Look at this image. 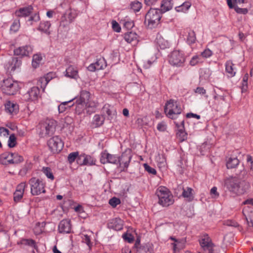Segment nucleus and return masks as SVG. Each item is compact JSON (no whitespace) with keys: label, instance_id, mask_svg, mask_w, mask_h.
<instances>
[{"label":"nucleus","instance_id":"obj_1","mask_svg":"<svg viewBox=\"0 0 253 253\" xmlns=\"http://www.w3.org/2000/svg\"><path fill=\"white\" fill-rule=\"evenodd\" d=\"M76 112L78 114L84 113L91 114L95 111L98 102L91 96L90 92L86 90L81 92L80 97L76 100Z\"/></svg>","mask_w":253,"mask_h":253},{"label":"nucleus","instance_id":"obj_2","mask_svg":"<svg viewBox=\"0 0 253 253\" xmlns=\"http://www.w3.org/2000/svg\"><path fill=\"white\" fill-rule=\"evenodd\" d=\"M225 184L230 192L236 195L245 194L250 188L249 182L241 181L236 177H230L226 179Z\"/></svg>","mask_w":253,"mask_h":253},{"label":"nucleus","instance_id":"obj_3","mask_svg":"<svg viewBox=\"0 0 253 253\" xmlns=\"http://www.w3.org/2000/svg\"><path fill=\"white\" fill-rule=\"evenodd\" d=\"M155 194L158 198V203L163 207H168L174 203L173 195L165 186H159L157 189Z\"/></svg>","mask_w":253,"mask_h":253},{"label":"nucleus","instance_id":"obj_4","mask_svg":"<svg viewBox=\"0 0 253 253\" xmlns=\"http://www.w3.org/2000/svg\"><path fill=\"white\" fill-rule=\"evenodd\" d=\"M182 108L178 101L170 99L167 101L164 108V112L167 117L175 119L177 115L181 114Z\"/></svg>","mask_w":253,"mask_h":253},{"label":"nucleus","instance_id":"obj_5","mask_svg":"<svg viewBox=\"0 0 253 253\" xmlns=\"http://www.w3.org/2000/svg\"><path fill=\"white\" fill-rule=\"evenodd\" d=\"M162 17V12L159 9L151 8L146 13L145 18V23L150 28L157 26Z\"/></svg>","mask_w":253,"mask_h":253},{"label":"nucleus","instance_id":"obj_6","mask_svg":"<svg viewBox=\"0 0 253 253\" xmlns=\"http://www.w3.org/2000/svg\"><path fill=\"white\" fill-rule=\"evenodd\" d=\"M186 58L183 51L175 49L169 55L168 61L171 66L181 67L184 65Z\"/></svg>","mask_w":253,"mask_h":253},{"label":"nucleus","instance_id":"obj_7","mask_svg":"<svg viewBox=\"0 0 253 253\" xmlns=\"http://www.w3.org/2000/svg\"><path fill=\"white\" fill-rule=\"evenodd\" d=\"M19 89L18 83L10 78L4 80L1 85L2 92L9 95L16 94Z\"/></svg>","mask_w":253,"mask_h":253},{"label":"nucleus","instance_id":"obj_8","mask_svg":"<svg viewBox=\"0 0 253 253\" xmlns=\"http://www.w3.org/2000/svg\"><path fill=\"white\" fill-rule=\"evenodd\" d=\"M31 186V192L33 195H38L45 192V183L41 179L32 177L29 181Z\"/></svg>","mask_w":253,"mask_h":253},{"label":"nucleus","instance_id":"obj_9","mask_svg":"<svg viewBox=\"0 0 253 253\" xmlns=\"http://www.w3.org/2000/svg\"><path fill=\"white\" fill-rule=\"evenodd\" d=\"M47 146L52 153L56 154L59 153L62 150L64 147V143L60 137L55 136L48 140Z\"/></svg>","mask_w":253,"mask_h":253},{"label":"nucleus","instance_id":"obj_10","mask_svg":"<svg viewBox=\"0 0 253 253\" xmlns=\"http://www.w3.org/2000/svg\"><path fill=\"white\" fill-rule=\"evenodd\" d=\"M4 107L5 112L12 117L16 115L19 111V105L14 101L6 100Z\"/></svg>","mask_w":253,"mask_h":253},{"label":"nucleus","instance_id":"obj_11","mask_svg":"<svg viewBox=\"0 0 253 253\" xmlns=\"http://www.w3.org/2000/svg\"><path fill=\"white\" fill-rule=\"evenodd\" d=\"M56 122L52 119L45 121L41 126V129L46 135H51L55 130Z\"/></svg>","mask_w":253,"mask_h":253},{"label":"nucleus","instance_id":"obj_12","mask_svg":"<svg viewBox=\"0 0 253 253\" xmlns=\"http://www.w3.org/2000/svg\"><path fill=\"white\" fill-rule=\"evenodd\" d=\"M100 162L103 164L111 163L117 164L119 160V157L116 155L109 154L107 150H104L101 153Z\"/></svg>","mask_w":253,"mask_h":253},{"label":"nucleus","instance_id":"obj_13","mask_svg":"<svg viewBox=\"0 0 253 253\" xmlns=\"http://www.w3.org/2000/svg\"><path fill=\"white\" fill-rule=\"evenodd\" d=\"M125 41L132 46L137 45L140 41V37L138 34L134 32H127L123 35Z\"/></svg>","mask_w":253,"mask_h":253},{"label":"nucleus","instance_id":"obj_14","mask_svg":"<svg viewBox=\"0 0 253 253\" xmlns=\"http://www.w3.org/2000/svg\"><path fill=\"white\" fill-rule=\"evenodd\" d=\"M170 240L172 241L171 243V246L173 253H178L185 247L186 241L184 238L177 239L171 237Z\"/></svg>","mask_w":253,"mask_h":253},{"label":"nucleus","instance_id":"obj_15","mask_svg":"<svg viewBox=\"0 0 253 253\" xmlns=\"http://www.w3.org/2000/svg\"><path fill=\"white\" fill-rule=\"evenodd\" d=\"M131 159V156L130 154L123 153L119 157V168L121 171L126 170Z\"/></svg>","mask_w":253,"mask_h":253},{"label":"nucleus","instance_id":"obj_16","mask_svg":"<svg viewBox=\"0 0 253 253\" xmlns=\"http://www.w3.org/2000/svg\"><path fill=\"white\" fill-rule=\"evenodd\" d=\"M33 47L29 45H24L16 48L14 50V53L15 55L20 57L29 56L33 52Z\"/></svg>","mask_w":253,"mask_h":253},{"label":"nucleus","instance_id":"obj_17","mask_svg":"<svg viewBox=\"0 0 253 253\" xmlns=\"http://www.w3.org/2000/svg\"><path fill=\"white\" fill-rule=\"evenodd\" d=\"M200 244L204 250L206 251H212L213 250V245L211 239L207 234H204L201 236L200 239Z\"/></svg>","mask_w":253,"mask_h":253},{"label":"nucleus","instance_id":"obj_18","mask_svg":"<svg viewBox=\"0 0 253 253\" xmlns=\"http://www.w3.org/2000/svg\"><path fill=\"white\" fill-rule=\"evenodd\" d=\"M40 92V90L38 87H33L26 94H25V99L28 101H36L39 97Z\"/></svg>","mask_w":253,"mask_h":253},{"label":"nucleus","instance_id":"obj_19","mask_svg":"<svg viewBox=\"0 0 253 253\" xmlns=\"http://www.w3.org/2000/svg\"><path fill=\"white\" fill-rule=\"evenodd\" d=\"M106 66V63L105 59L103 58H100L97 59L94 63L90 64L87 69L91 72H94L95 70H99L104 69Z\"/></svg>","mask_w":253,"mask_h":253},{"label":"nucleus","instance_id":"obj_20","mask_svg":"<svg viewBox=\"0 0 253 253\" xmlns=\"http://www.w3.org/2000/svg\"><path fill=\"white\" fill-rule=\"evenodd\" d=\"M242 212L249 226L253 227V208L247 206L243 209Z\"/></svg>","mask_w":253,"mask_h":253},{"label":"nucleus","instance_id":"obj_21","mask_svg":"<svg viewBox=\"0 0 253 253\" xmlns=\"http://www.w3.org/2000/svg\"><path fill=\"white\" fill-rule=\"evenodd\" d=\"M110 228L113 229L117 231L122 230L124 226V221L120 218H115L111 219L108 223Z\"/></svg>","mask_w":253,"mask_h":253},{"label":"nucleus","instance_id":"obj_22","mask_svg":"<svg viewBox=\"0 0 253 253\" xmlns=\"http://www.w3.org/2000/svg\"><path fill=\"white\" fill-rule=\"evenodd\" d=\"M61 6L62 7H65V6H67L68 7V9L64 14L63 17L65 19L67 17V21L69 23H71L77 16L78 14L76 10L75 9H71L69 6L65 3L61 4Z\"/></svg>","mask_w":253,"mask_h":253},{"label":"nucleus","instance_id":"obj_23","mask_svg":"<svg viewBox=\"0 0 253 253\" xmlns=\"http://www.w3.org/2000/svg\"><path fill=\"white\" fill-rule=\"evenodd\" d=\"M58 230L60 233H69L71 231L70 221L67 219H64L60 221Z\"/></svg>","mask_w":253,"mask_h":253},{"label":"nucleus","instance_id":"obj_24","mask_svg":"<svg viewBox=\"0 0 253 253\" xmlns=\"http://www.w3.org/2000/svg\"><path fill=\"white\" fill-rule=\"evenodd\" d=\"M21 65V61L20 60L16 57H13L6 65V67L10 72H11L16 69L19 68Z\"/></svg>","mask_w":253,"mask_h":253},{"label":"nucleus","instance_id":"obj_25","mask_svg":"<svg viewBox=\"0 0 253 253\" xmlns=\"http://www.w3.org/2000/svg\"><path fill=\"white\" fill-rule=\"evenodd\" d=\"M0 164L5 166H11V152H5L0 155Z\"/></svg>","mask_w":253,"mask_h":253},{"label":"nucleus","instance_id":"obj_26","mask_svg":"<svg viewBox=\"0 0 253 253\" xmlns=\"http://www.w3.org/2000/svg\"><path fill=\"white\" fill-rule=\"evenodd\" d=\"M65 76L70 78L77 79L79 78L77 67L73 65L69 66L66 70Z\"/></svg>","mask_w":253,"mask_h":253},{"label":"nucleus","instance_id":"obj_27","mask_svg":"<svg viewBox=\"0 0 253 253\" xmlns=\"http://www.w3.org/2000/svg\"><path fill=\"white\" fill-rule=\"evenodd\" d=\"M32 11V7L31 6H28L16 10L15 12V14L17 17H26L30 15Z\"/></svg>","mask_w":253,"mask_h":253},{"label":"nucleus","instance_id":"obj_28","mask_svg":"<svg viewBox=\"0 0 253 253\" xmlns=\"http://www.w3.org/2000/svg\"><path fill=\"white\" fill-rule=\"evenodd\" d=\"M24 157L17 152H11V166H16L23 163Z\"/></svg>","mask_w":253,"mask_h":253},{"label":"nucleus","instance_id":"obj_29","mask_svg":"<svg viewBox=\"0 0 253 253\" xmlns=\"http://www.w3.org/2000/svg\"><path fill=\"white\" fill-rule=\"evenodd\" d=\"M234 64L231 60L226 61L225 63V71L228 74V76L233 77L236 74L235 68L234 67Z\"/></svg>","mask_w":253,"mask_h":253},{"label":"nucleus","instance_id":"obj_30","mask_svg":"<svg viewBox=\"0 0 253 253\" xmlns=\"http://www.w3.org/2000/svg\"><path fill=\"white\" fill-rule=\"evenodd\" d=\"M41 171L46 177L51 181H53L55 179L54 173L52 169L49 167H43L41 169Z\"/></svg>","mask_w":253,"mask_h":253},{"label":"nucleus","instance_id":"obj_31","mask_svg":"<svg viewBox=\"0 0 253 253\" xmlns=\"http://www.w3.org/2000/svg\"><path fill=\"white\" fill-rule=\"evenodd\" d=\"M191 2L190 1H186L183 2L181 5L175 7L177 12L186 13L191 6Z\"/></svg>","mask_w":253,"mask_h":253},{"label":"nucleus","instance_id":"obj_32","mask_svg":"<svg viewBox=\"0 0 253 253\" xmlns=\"http://www.w3.org/2000/svg\"><path fill=\"white\" fill-rule=\"evenodd\" d=\"M193 189L189 187L183 188L182 195L187 201H192L194 199Z\"/></svg>","mask_w":253,"mask_h":253},{"label":"nucleus","instance_id":"obj_33","mask_svg":"<svg viewBox=\"0 0 253 253\" xmlns=\"http://www.w3.org/2000/svg\"><path fill=\"white\" fill-rule=\"evenodd\" d=\"M173 6L172 0H163L161 2V12H165L170 10Z\"/></svg>","mask_w":253,"mask_h":253},{"label":"nucleus","instance_id":"obj_34","mask_svg":"<svg viewBox=\"0 0 253 253\" xmlns=\"http://www.w3.org/2000/svg\"><path fill=\"white\" fill-rule=\"evenodd\" d=\"M102 113L106 114L110 118H112V116L116 113L115 110L113 109V107L109 104H105L102 108Z\"/></svg>","mask_w":253,"mask_h":253},{"label":"nucleus","instance_id":"obj_35","mask_svg":"<svg viewBox=\"0 0 253 253\" xmlns=\"http://www.w3.org/2000/svg\"><path fill=\"white\" fill-rule=\"evenodd\" d=\"M227 3L229 8H234L235 10L238 13L245 14L248 12L247 8H240L238 6L233 5L232 0H227Z\"/></svg>","mask_w":253,"mask_h":253},{"label":"nucleus","instance_id":"obj_36","mask_svg":"<svg viewBox=\"0 0 253 253\" xmlns=\"http://www.w3.org/2000/svg\"><path fill=\"white\" fill-rule=\"evenodd\" d=\"M104 118L102 116L99 115H94L93 119V125L94 127H98L101 126L104 123Z\"/></svg>","mask_w":253,"mask_h":253},{"label":"nucleus","instance_id":"obj_37","mask_svg":"<svg viewBox=\"0 0 253 253\" xmlns=\"http://www.w3.org/2000/svg\"><path fill=\"white\" fill-rule=\"evenodd\" d=\"M50 26L51 24L49 21L42 22L40 23L38 29L42 32L49 34V32L48 31Z\"/></svg>","mask_w":253,"mask_h":253},{"label":"nucleus","instance_id":"obj_38","mask_svg":"<svg viewBox=\"0 0 253 253\" xmlns=\"http://www.w3.org/2000/svg\"><path fill=\"white\" fill-rule=\"evenodd\" d=\"M42 56L41 54H36L33 55L32 61V66L34 68H37L39 66L42 60Z\"/></svg>","mask_w":253,"mask_h":253},{"label":"nucleus","instance_id":"obj_39","mask_svg":"<svg viewBox=\"0 0 253 253\" xmlns=\"http://www.w3.org/2000/svg\"><path fill=\"white\" fill-rule=\"evenodd\" d=\"M17 144V138L14 134L10 135L7 141V146L10 148H12L16 146Z\"/></svg>","mask_w":253,"mask_h":253},{"label":"nucleus","instance_id":"obj_40","mask_svg":"<svg viewBox=\"0 0 253 253\" xmlns=\"http://www.w3.org/2000/svg\"><path fill=\"white\" fill-rule=\"evenodd\" d=\"M20 243L21 245L29 246L34 248L35 250H37L36 242L32 239H23L20 241Z\"/></svg>","mask_w":253,"mask_h":253},{"label":"nucleus","instance_id":"obj_41","mask_svg":"<svg viewBox=\"0 0 253 253\" xmlns=\"http://www.w3.org/2000/svg\"><path fill=\"white\" fill-rule=\"evenodd\" d=\"M239 163V161L237 158H229L227 161L226 166L228 169H232L238 165Z\"/></svg>","mask_w":253,"mask_h":253},{"label":"nucleus","instance_id":"obj_42","mask_svg":"<svg viewBox=\"0 0 253 253\" xmlns=\"http://www.w3.org/2000/svg\"><path fill=\"white\" fill-rule=\"evenodd\" d=\"M196 41L195 33L193 31H190L188 33L187 42L189 44L194 43Z\"/></svg>","mask_w":253,"mask_h":253},{"label":"nucleus","instance_id":"obj_43","mask_svg":"<svg viewBox=\"0 0 253 253\" xmlns=\"http://www.w3.org/2000/svg\"><path fill=\"white\" fill-rule=\"evenodd\" d=\"M130 7L134 12H138L142 8V3L138 1L135 0L131 2Z\"/></svg>","mask_w":253,"mask_h":253},{"label":"nucleus","instance_id":"obj_44","mask_svg":"<svg viewBox=\"0 0 253 253\" xmlns=\"http://www.w3.org/2000/svg\"><path fill=\"white\" fill-rule=\"evenodd\" d=\"M202 62L203 61H202L200 55H194L191 59L189 64L192 66H194Z\"/></svg>","mask_w":253,"mask_h":253},{"label":"nucleus","instance_id":"obj_45","mask_svg":"<svg viewBox=\"0 0 253 253\" xmlns=\"http://www.w3.org/2000/svg\"><path fill=\"white\" fill-rule=\"evenodd\" d=\"M40 19V16L38 14L35 13L31 15L27 21L29 25H33L35 23L38 22Z\"/></svg>","mask_w":253,"mask_h":253},{"label":"nucleus","instance_id":"obj_46","mask_svg":"<svg viewBox=\"0 0 253 253\" xmlns=\"http://www.w3.org/2000/svg\"><path fill=\"white\" fill-rule=\"evenodd\" d=\"M84 161L85 165H92L95 164V161L93 157L89 155L84 154Z\"/></svg>","mask_w":253,"mask_h":253},{"label":"nucleus","instance_id":"obj_47","mask_svg":"<svg viewBox=\"0 0 253 253\" xmlns=\"http://www.w3.org/2000/svg\"><path fill=\"white\" fill-rule=\"evenodd\" d=\"M20 27V21L19 20H15L13 21L10 27V31L15 33L19 30Z\"/></svg>","mask_w":253,"mask_h":253},{"label":"nucleus","instance_id":"obj_48","mask_svg":"<svg viewBox=\"0 0 253 253\" xmlns=\"http://www.w3.org/2000/svg\"><path fill=\"white\" fill-rule=\"evenodd\" d=\"M158 43L162 49H164L169 47V44L167 41L165 40L163 38L158 39Z\"/></svg>","mask_w":253,"mask_h":253},{"label":"nucleus","instance_id":"obj_49","mask_svg":"<svg viewBox=\"0 0 253 253\" xmlns=\"http://www.w3.org/2000/svg\"><path fill=\"white\" fill-rule=\"evenodd\" d=\"M48 83L46 79L43 77L39 78L38 81V85L41 87L43 90H44L47 84Z\"/></svg>","mask_w":253,"mask_h":253},{"label":"nucleus","instance_id":"obj_50","mask_svg":"<svg viewBox=\"0 0 253 253\" xmlns=\"http://www.w3.org/2000/svg\"><path fill=\"white\" fill-rule=\"evenodd\" d=\"M79 155L78 152H72L70 153L68 157V161L70 164H72L76 160Z\"/></svg>","mask_w":253,"mask_h":253},{"label":"nucleus","instance_id":"obj_51","mask_svg":"<svg viewBox=\"0 0 253 253\" xmlns=\"http://www.w3.org/2000/svg\"><path fill=\"white\" fill-rule=\"evenodd\" d=\"M109 203L113 208H115L121 204V200L118 198L113 197L110 199Z\"/></svg>","mask_w":253,"mask_h":253},{"label":"nucleus","instance_id":"obj_52","mask_svg":"<svg viewBox=\"0 0 253 253\" xmlns=\"http://www.w3.org/2000/svg\"><path fill=\"white\" fill-rule=\"evenodd\" d=\"M27 184L26 182H21L17 185L16 191L24 194L25 189L27 187Z\"/></svg>","mask_w":253,"mask_h":253},{"label":"nucleus","instance_id":"obj_53","mask_svg":"<svg viewBox=\"0 0 253 253\" xmlns=\"http://www.w3.org/2000/svg\"><path fill=\"white\" fill-rule=\"evenodd\" d=\"M143 167H144L145 170L146 171H147L148 172H149V173H151L154 175L156 174V173H157L156 170L155 169L149 166L148 164H144L143 165Z\"/></svg>","mask_w":253,"mask_h":253},{"label":"nucleus","instance_id":"obj_54","mask_svg":"<svg viewBox=\"0 0 253 253\" xmlns=\"http://www.w3.org/2000/svg\"><path fill=\"white\" fill-rule=\"evenodd\" d=\"M212 52L209 48H206L204 51H203L201 55L204 58H209L212 55Z\"/></svg>","mask_w":253,"mask_h":253},{"label":"nucleus","instance_id":"obj_55","mask_svg":"<svg viewBox=\"0 0 253 253\" xmlns=\"http://www.w3.org/2000/svg\"><path fill=\"white\" fill-rule=\"evenodd\" d=\"M123 21L124 26L126 29H130L134 26V23L132 21L128 20H124Z\"/></svg>","mask_w":253,"mask_h":253},{"label":"nucleus","instance_id":"obj_56","mask_svg":"<svg viewBox=\"0 0 253 253\" xmlns=\"http://www.w3.org/2000/svg\"><path fill=\"white\" fill-rule=\"evenodd\" d=\"M177 137L182 142L187 138V134L182 130H179L177 133Z\"/></svg>","mask_w":253,"mask_h":253},{"label":"nucleus","instance_id":"obj_57","mask_svg":"<svg viewBox=\"0 0 253 253\" xmlns=\"http://www.w3.org/2000/svg\"><path fill=\"white\" fill-rule=\"evenodd\" d=\"M23 194L18 191H15L14 193V201L15 202H19L23 198Z\"/></svg>","mask_w":253,"mask_h":253},{"label":"nucleus","instance_id":"obj_58","mask_svg":"<svg viewBox=\"0 0 253 253\" xmlns=\"http://www.w3.org/2000/svg\"><path fill=\"white\" fill-rule=\"evenodd\" d=\"M9 134V131L8 129L3 127H0V136L7 137Z\"/></svg>","mask_w":253,"mask_h":253},{"label":"nucleus","instance_id":"obj_59","mask_svg":"<svg viewBox=\"0 0 253 253\" xmlns=\"http://www.w3.org/2000/svg\"><path fill=\"white\" fill-rule=\"evenodd\" d=\"M210 195L212 198L217 199L219 194L217 191V188L216 187H213L210 191Z\"/></svg>","mask_w":253,"mask_h":253},{"label":"nucleus","instance_id":"obj_60","mask_svg":"<svg viewBox=\"0 0 253 253\" xmlns=\"http://www.w3.org/2000/svg\"><path fill=\"white\" fill-rule=\"evenodd\" d=\"M123 238L125 241H127L128 243H132L134 240L133 236L129 233H125L123 235Z\"/></svg>","mask_w":253,"mask_h":253},{"label":"nucleus","instance_id":"obj_61","mask_svg":"<svg viewBox=\"0 0 253 253\" xmlns=\"http://www.w3.org/2000/svg\"><path fill=\"white\" fill-rule=\"evenodd\" d=\"M82 240L83 242L86 244V245L90 248L91 246V243L90 241V237L87 236V235H83L82 236Z\"/></svg>","mask_w":253,"mask_h":253},{"label":"nucleus","instance_id":"obj_62","mask_svg":"<svg viewBox=\"0 0 253 253\" xmlns=\"http://www.w3.org/2000/svg\"><path fill=\"white\" fill-rule=\"evenodd\" d=\"M112 28L113 30L116 32H120L121 30L120 25L116 21L112 22Z\"/></svg>","mask_w":253,"mask_h":253},{"label":"nucleus","instance_id":"obj_63","mask_svg":"<svg viewBox=\"0 0 253 253\" xmlns=\"http://www.w3.org/2000/svg\"><path fill=\"white\" fill-rule=\"evenodd\" d=\"M67 102H64L61 103L58 106V111L60 113L64 112L67 109Z\"/></svg>","mask_w":253,"mask_h":253},{"label":"nucleus","instance_id":"obj_64","mask_svg":"<svg viewBox=\"0 0 253 253\" xmlns=\"http://www.w3.org/2000/svg\"><path fill=\"white\" fill-rule=\"evenodd\" d=\"M195 92L201 95H204L206 93V90L203 87H197L195 89Z\"/></svg>","mask_w":253,"mask_h":253}]
</instances>
